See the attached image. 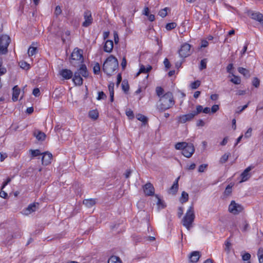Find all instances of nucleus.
I'll use <instances>...</instances> for the list:
<instances>
[{
  "label": "nucleus",
  "instance_id": "f257e3e1",
  "mask_svg": "<svg viewBox=\"0 0 263 263\" xmlns=\"http://www.w3.org/2000/svg\"><path fill=\"white\" fill-rule=\"evenodd\" d=\"M159 104L157 105V109L160 112H163L173 107L175 104V100L173 94L171 91L165 92L159 99Z\"/></svg>",
  "mask_w": 263,
  "mask_h": 263
},
{
  "label": "nucleus",
  "instance_id": "f03ea898",
  "mask_svg": "<svg viewBox=\"0 0 263 263\" xmlns=\"http://www.w3.org/2000/svg\"><path fill=\"white\" fill-rule=\"evenodd\" d=\"M118 67L117 59L112 55H109L103 64V71L107 76L112 75Z\"/></svg>",
  "mask_w": 263,
  "mask_h": 263
},
{
  "label": "nucleus",
  "instance_id": "7ed1b4c3",
  "mask_svg": "<svg viewBox=\"0 0 263 263\" xmlns=\"http://www.w3.org/2000/svg\"><path fill=\"white\" fill-rule=\"evenodd\" d=\"M89 73L85 64H82L80 68L76 71L72 76V82L75 85L81 86L83 83L82 77L87 78Z\"/></svg>",
  "mask_w": 263,
  "mask_h": 263
},
{
  "label": "nucleus",
  "instance_id": "20e7f679",
  "mask_svg": "<svg viewBox=\"0 0 263 263\" xmlns=\"http://www.w3.org/2000/svg\"><path fill=\"white\" fill-rule=\"evenodd\" d=\"M177 150H182V154L186 158H190L195 152V147L193 144L185 142H178L175 145Z\"/></svg>",
  "mask_w": 263,
  "mask_h": 263
},
{
  "label": "nucleus",
  "instance_id": "39448f33",
  "mask_svg": "<svg viewBox=\"0 0 263 263\" xmlns=\"http://www.w3.org/2000/svg\"><path fill=\"white\" fill-rule=\"evenodd\" d=\"M195 217V216L194 208L192 206H191L187 210L182 220V225L189 230L192 227V224L194 221Z\"/></svg>",
  "mask_w": 263,
  "mask_h": 263
},
{
  "label": "nucleus",
  "instance_id": "423d86ee",
  "mask_svg": "<svg viewBox=\"0 0 263 263\" xmlns=\"http://www.w3.org/2000/svg\"><path fill=\"white\" fill-rule=\"evenodd\" d=\"M11 42L9 35L2 34L0 35V54H6L8 53V47Z\"/></svg>",
  "mask_w": 263,
  "mask_h": 263
},
{
  "label": "nucleus",
  "instance_id": "0eeeda50",
  "mask_svg": "<svg viewBox=\"0 0 263 263\" xmlns=\"http://www.w3.org/2000/svg\"><path fill=\"white\" fill-rule=\"evenodd\" d=\"M200 107H198L197 111L194 110L192 112L185 115H180L177 118L178 123H185L187 121H191L195 116L200 114Z\"/></svg>",
  "mask_w": 263,
  "mask_h": 263
},
{
  "label": "nucleus",
  "instance_id": "6e6552de",
  "mask_svg": "<svg viewBox=\"0 0 263 263\" xmlns=\"http://www.w3.org/2000/svg\"><path fill=\"white\" fill-rule=\"evenodd\" d=\"M191 46L187 43H184L181 45L178 50V53L181 58H185L190 55Z\"/></svg>",
  "mask_w": 263,
  "mask_h": 263
},
{
  "label": "nucleus",
  "instance_id": "1a4fd4ad",
  "mask_svg": "<svg viewBox=\"0 0 263 263\" xmlns=\"http://www.w3.org/2000/svg\"><path fill=\"white\" fill-rule=\"evenodd\" d=\"M229 211L234 215H237L243 210V206L232 200L229 206Z\"/></svg>",
  "mask_w": 263,
  "mask_h": 263
},
{
  "label": "nucleus",
  "instance_id": "9d476101",
  "mask_svg": "<svg viewBox=\"0 0 263 263\" xmlns=\"http://www.w3.org/2000/svg\"><path fill=\"white\" fill-rule=\"evenodd\" d=\"M83 17L84 21L82 23V26L84 27H88L93 22V17L90 10H86L84 12Z\"/></svg>",
  "mask_w": 263,
  "mask_h": 263
},
{
  "label": "nucleus",
  "instance_id": "9b49d317",
  "mask_svg": "<svg viewBox=\"0 0 263 263\" xmlns=\"http://www.w3.org/2000/svg\"><path fill=\"white\" fill-rule=\"evenodd\" d=\"M71 59L72 60L82 62L83 60V50L76 48L71 53Z\"/></svg>",
  "mask_w": 263,
  "mask_h": 263
},
{
  "label": "nucleus",
  "instance_id": "f8f14e48",
  "mask_svg": "<svg viewBox=\"0 0 263 263\" xmlns=\"http://www.w3.org/2000/svg\"><path fill=\"white\" fill-rule=\"evenodd\" d=\"M254 166L250 165L243 171L240 174V183L247 181L251 177V174L250 173V172L254 168Z\"/></svg>",
  "mask_w": 263,
  "mask_h": 263
},
{
  "label": "nucleus",
  "instance_id": "ddd939ff",
  "mask_svg": "<svg viewBox=\"0 0 263 263\" xmlns=\"http://www.w3.org/2000/svg\"><path fill=\"white\" fill-rule=\"evenodd\" d=\"M42 164L43 165H48L51 163L52 155L51 153L47 151L42 153Z\"/></svg>",
  "mask_w": 263,
  "mask_h": 263
},
{
  "label": "nucleus",
  "instance_id": "4468645a",
  "mask_svg": "<svg viewBox=\"0 0 263 263\" xmlns=\"http://www.w3.org/2000/svg\"><path fill=\"white\" fill-rule=\"evenodd\" d=\"M143 192L146 196H151L154 195L155 193V189L153 185L149 183H146L143 186Z\"/></svg>",
  "mask_w": 263,
  "mask_h": 263
},
{
  "label": "nucleus",
  "instance_id": "2eb2a0df",
  "mask_svg": "<svg viewBox=\"0 0 263 263\" xmlns=\"http://www.w3.org/2000/svg\"><path fill=\"white\" fill-rule=\"evenodd\" d=\"M39 205V203L38 202H33L32 203L30 204L27 208L23 210V214L26 215H28L32 213V212H35L38 206Z\"/></svg>",
  "mask_w": 263,
  "mask_h": 263
},
{
  "label": "nucleus",
  "instance_id": "dca6fc26",
  "mask_svg": "<svg viewBox=\"0 0 263 263\" xmlns=\"http://www.w3.org/2000/svg\"><path fill=\"white\" fill-rule=\"evenodd\" d=\"M60 74L64 80H69L72 78L73 72L70 69H62L60 71Z\"/></svg>",
  "mask_w": 263,
  "mask_h": 263
},
{
  "label": "nucleus",
  "instance_id": "f3484780",
  "mask_svg": "<svg viewBox=\"0 0 263 263\" xmlns=\"http://www.w3.org/2000/svg\"><path fill=\"white\" fill-rule=\"evenodd\" d=\"M180 177H177L172 186L168 189V192L170 194H175L177 192L179 188L178 181Z\"/></svg>",
  "mask_w": 263,
  "mask_h": 263
},
{
  "label": "nucleus",
  "instance_id": "a211bd4d",
  "mask_svg": "<svg viewBox=\"0 0 263 263\" xmlns=\"http://www.w3.org/2000/svg\"><path fill=\"white\" fill-rule=\"evenodd\" d=\"M114 47V43L112 40H107L104 45L103 49L104 51L107 53H110Z\"/></svg>",
  "mask_w": 263,
  "mask_h": 263
},
{
  "label": "nucleus",
  "instance_id": "6ab92c4d",
  "mask_svg": "<svg viewBox=\"0 0 263 263\" xmlns=\"http://www.w3.org/2000/svg\"><path fill=\"white\" fill-rule=\"evenodd\" d=\"M200 253L199 251H193L192 252L190 256V261L192 263H195L198 261L200 257Z\"/></svg>",
  "mask_w": 263,
  "mask_h": 263
},
{
  "label": "nucleus",
  "instance_id": "aec40b11",
  "mask_svg": "<svg viewBox=\"0 0 263 263\" xmlns=\"http://www.w3.org/2000/svg\"><path fill=\"white\" fill-rule=\"evenodd\" d=\"M20 94V89L17 85L14 86L12 89V99L13 101L15 102L17 101Z\"/></svg>",
  "mask_w": 263,
  "mask_h": 263
},
{
  "label": "nucleus",
  "instance_id": "412c9836",
  "mask_svg": "<svg viewBox=\"0 0 263 263\" xmlns=\"http://www.w3.org/2000/svg\"><path fill=\"white\" fill-rule=\"evenodd\" d=\"M198 107H200V114L201 112H203V113H204V114H209V113H210V110L212 112H214V105H213L211 107V108H210L208 107L203 108L202 105H197L196 106V108L195 111H197V108H198Z\"/></svg>",
  "mask_w": 263,
  "mask_h": 263
},
{
  "label": "nucleus",
  "instance_id": "4be33fe9",
  "mask_svg": "<svg viewBox=\"0 0 263 263\" xmlns=\"http://www.w3.org/2000/svg\"><path fill=\"white\" fill-rule=\"evenodd\" d=\"M99 115L97 109L91 110L88 112V117L93 120H96L99 117Z\"/></svg>",
  "mask_w": 263,
  "mask_h": 263
},
{
  "label": "nucleus",
  "instance_id": "5701e85b",
  "mask_svg": "<svg viewBox=\"0 0 263 263\" xmlns=\"http://www.w3.org/2000/svg\"><path fill=\"white\" fill-rule=\"evenodd\" d=\"M96 199L93 198L85 199L83 200V204L88 208L92 207L96 204Z\"/></svg>",
  "mask_w": 263,
  "mask_h": 263
},
{
  "label": "nucleus",
  "instance_id": "b1692460",
  "mask_svg": "<svg viewBox=\"0 0 263 263\" xmlns=\"http://www.w3.org/2000/svg\"><path fill=\"white\" fill-rule=\"evenodd\" d=\"M152 67L151 65H148V66L146 68H145V67L143 65H141L137 75L141 73H147L149 72L152 70Z\"/></svg>",
  "mask_w": 263,
  "mask_h": 263
},
{
  "label": "nucleus",
  "instance_id": "393cba45",
  "mask_svg": "<svg viewBox=\"0 0 263 263\" xmlns=\"http://www.w3.org/2000/svg\"><path fill=\"white\" fill-rule=\"evenodd\" d=\"M108 263H122L119 257L112 255L108 260Z\"/></svg>",
  "mask_w": 263,
  "mask_h": 263
},
{
  "label": "nucleus",
  "instance_id": "a878e982",
  "mask_svg": "<svg viewBox=\"0 0 263 263\" xmlns=\"http://www.w3.org/2000/svg\"><path fill=\"white\" fill-rule=\"evenodd\" d=\"M238 72L242 74L243 76L249 78L250 77V72L249 71L243 67H239L238 68Z\"/></svg>",
  "mask_w": 263,
  "mask_h": 263
},
{
  "label": "nucleus",
  "instance_id": "bb28decb",
  "mask_svg": "<svg viewBox=\"0 0 263 263\" xmlns=\"http://www.w3.org/2000/svg\"><path fill=\"white\" fill-rule=\"evenodd\" d=\"M136 118L137 120L141 121L144 124H146L148 121L147 117L141 114L136 115Z\"/></svg>",
  "mask_w": 263,
  "mask_h": 263
},
{
  "label": "nucleus",
  "instance_id": "cd10ccee",
  "mask_svg": "<svg viewBox=\"0 0 263 263\" xmlns=\"http://www.w3.org/2000/svg\"><path fill=\"white\" fill-rule=\"evenodd\" d=\"M188 200H189L188 194L184 191L182 192V194H181V196L180 198V201L183 203L187 202L188 201Z\"/></svg>",
  "mask_w": 263,
  "mask_h": 263
},
{
  "label": "nucleus",
  "instance_id": "c85d7f7f",
  "mask_svg": "<svg viewBox=\"0 0 263 263\" xmlns=\"http://www.w3.org/2000/svg\"><path fill=\"white\" fill-rule=\"evenodd\" d=\"M231 155L230 153H225L219 159V163L220 164H223L226 163L228 160L229 157Z\"/></svg>",
  "mask_w": 263,
  "mask_h": 263
},
{
  "label": "nucleus",
  "instance_id": "c756f323",
  "mask_svg": "<svg viewBox=\"0 0 263 263\" xmlns=\"http://www.w3.org/2000/svg\"><path fill=\"white\" fill-rule=\"evenodd\" d=\"M37 48L36 47L30 46L28 50V54L29 57H32L35 55L37 52Z\"/></svg>",
  "mask_w": 263,
  "mask_h": 263
},
{
  "label": "nucleus",
  "instance_id": "7c9ffc66",
  "mask_svg": "<svg viewBox=\"0 0 263 263\" xmlns=\"http://www.w3.org/2000/svg\"><path fill=\"white\" fill-rule=\"evenodd\" d=\"M35 137L38 140L43 141L46 138V135L43 132L38 131Z\"/></svg>",
  "mask_w": 263,
  "mask_h": 263
},
{
  "label": "nucleus",
  "instance_id": "2f4dec72",
  "mask_svg": "<svg viewBox=\"0 0 263 263\" xmlns=\"http://www.w3.org/2000/svg\"><path fill=\"white\" fill-rule=\"evenodd\" d=\"M257 256L259 263H263V248H259L257 252Z\"/></svg>",
  "mask_w": 263,
  "mask_h": 263
},
{
  "label": "nucleus",
  "instance_id": "473e14b6",
  "mask_svg": "<svg viewBox=\"0 0 263 263\" xmlns=\"http://www.w3.org/2000/svg\"><path fill=\"white\" fill-rule=\"evenodd\" d=\"M249 227V223L246 220H244L241 223L240 229L242 232H246L248 230Z\"/></svg>",
  "mask_w": 263,
  "mask_h": 263
},
{
  "label": "nucleus",
  "instance_id": "72a5a7b5",
  "mask_svg": "<svg viewBox=\"0 0 263 263\" xmlns=\"http://www.w3.org/2000/svg\"><path fill=\"white\" fill-rule=\"evenodd\" d=\"M164 91L163 88L160 86L157 87L156 88V95L158 96L159 99L164 94Z\"/></svg>",
  "mask_w": 263,
  "mask_h": 263
},
{
  "label": "nucleus",
  "instance_id": "f704fd0d",
  "mask_svg": "<svg viewBox=\"0 0 263 263\" xmlns=\"http://www.w3.org/2000/svg\"><path fill=\"white\" fill-rule=\"evenodd\" d=\"M168 10H169V9L167 7L161 9L158 12V15L162 18L165 17L167 14Z\"/></svg>",
  "mask_w": 263,
  "mask_h": 263
},
{
  "label": "nucleus",
  "instance_id": "c9c22d12",
  "mask_svg": "<svg viewBox=\"0 0 263 263\" xmlns=\"http://www.w3.org/2000/svg\"><path fill=\"white\" fill-rule=\"evenodd\" d=\"M19 65L23 69L28 70L30 68V65L26 62L22 61L19 63Z\"/></svg>",
  "mask_w": 263,
  "mask_h": 263
},
{
  "label": "nucleus",
  "instance_id": "e433bc0d",
  "mask_svg": "<svg viewBox=\"0 0 263 263\" xmlns=\"http://www.w3.org/2000/svg\"><path fill=\"white\" fill-rule=\"evenodd\" d=\"M201 82L199 80L195 81L192 82L190 84V87L193 89H197L200 86Z\"/></svg>",
  "mask_w": 263,
  "mask_h": 263
},
{
  "label": "nucleus",
  "instance_id": "4c0bfd02",
  "mask_svg": "<svg viewBox=\"0 0 263 263\" xmlns=\"http://www.w3.org/2000/svg\"><path fill=\"white\" fill-rule=\"evenodd\" d=\"M233 78L231 79V81L235 84H239L241 83L240 78L236 76H235L234 74H232Z\"/></svg>",
  "mask_w": 263,
  "mask_h": 263
},
{
  "label": "nucleus",
  "instance_id": "58836bf2",
  "mask_svg": "<svg viewBox=\"0 0 263 263\" xmlns=\"http://www.w3.org/2000/svg\"><path fill=\"white\" fill-rule=\"evenodd\" d=\"M30 154L32 157H37L41 155H42V153H41L40 151L38 149H30Z\"/></svg>",
  "mask_w": 263,
  "mask_h": 263
},
{
  "label": "nucleus",
  "instance_id": "ea45409f",
  "mask_svg": "<svg viewBox=\"0 0 263 263\" xmlns=\"http://www.w3.org/2000/svg\"><path fill=\"white\" fill-rule=\"evenodd\" d=\"M93 72L95 74H99L100 72V66L98 63H96L93 67Z\"/></svg>",
  "mask_w": 263,
  "mask_h": 263
},
{
  "label": "nucleus",
  "instance_id": "a19ab883",
  "mask_svg": "<svg viewBox=\"0 0 263 263\" xmlns=\"http://www.w3.org/2000/svg\"><path fill=\"white\" fill-rule=\"evenodd\" d=\"M177 24L174 22L169 23L166 25L165 28L167 30H171L176 27Z\"/></svg>",
  "mask_w": 263,
  "mask_h": 263
},
{
  "label": "nucleus",
  "instance_id": "79ce46f5",
  "mask_svg": "<svg viewBox=\"0 0 263 263\" xmlns=\"http://www.w3.org/2000/svg\"><path fill=\"white\" fill-rule=\"evenodd\" d=\"M206 63H207V60L206 59H202L200 62V64L199 66V69L200 70H202L203 69H204L206 67Z\"/></svg>",
  "mask_w": 263,
  "mask_h": 263
},
{
  "label": "nucleus",
  "instance_id": "37998d69",
  "mask_svg": "<svg viewBox=\"0 0 263 263\" xmlns=\"http://www.w3.org/2000/svg\"><path fill=\"white\" fill-rule=\"evenodd\" d=\"M232 191V186L228 185L224 190V194L227 196H229L231 194Z\"/></svg>",
  "mask_w": 263,
  "mask_h": 263
},
{
  "label": "nucleus",
  "instance_id": "c03bdc74",
  "mask_svg": "<svg viewBox=\"0 0 263 263\" xmlns=\"http://www.w3.org/2000/svg\"><path fill=\"white\" fill-rule=\"evenodd\" d=\"M252 84L256 88L258 87L260 85L259 80L256 77L254 78L252 81Z\"/></svg>",
  "mask_w": 263,
  "mask_h": 263
},
{
  "label": "nucleus",
  "instance_id": "a18cd8bd",
  "mask_svg": "<svg viewBox=\"0 0 263 263\" xmlns=\"http://www.w3.org/2000/svg\"><path fill=\"white\" fill-rule=\"evenodd\" d=\"M252 129L251 127H249L248 130H247V132L245 133V138H250L251 135H252Z\"/></svg>",
  "mask_w": 263,
  "mask_h": 263
},
{
  "label": "nucleus",
  "instance_id": "49530a36",
  "mask_svg": "<svg viewBox=\"0 0 263 263\" xmlns=\"http://www.w3.org/2000/svg\"><path fill=\"white\" fill-rule=\"evenodd\" d=\"M233 64L232 63L229 64L227 67V71L230 74H233Z\"/></svg>",
  "mask_w": 263,
  "mask_h": 263
},
{
  "label": "nucleus",
  "instance_id": "de8ad7c7",
  "mask_svg": "<svg viewBox=\"0 0 263 263\" xmlns=\"http://www.w3.org/2000/svg\"><path fill=\"white\" fill-rule=\"evenodd\" d=\"M126 115L130 119H133L134 118V112L131 109H129L126 111Z\"/></svg>",
  "mask_w": 263,
  "mask_h": 263
},
{
  "label": "nucleus",
  "instance_id": "09e8293b",
  "mask_svg": "<svg viewBox=\"0 0 263 263\" xmlns=\"http://www.w3.org/2000/svg\"><path fill=\"white\" fill-rule=\"evenodd\" d=\"M208 166L207 164H202L200 165L198 167V172L200 173L204 172Z\"/></svg>",
  "mask_w": 263,
  "mask_h": 263
},
{
  "label": "nucleus",
  "instance_id": "8fccbe9b",
  "mask_svg": "<svg viewBox=\"0 0 263 263\" xmlns=\"http://www.w3.org/2000/svg\"><path fill=\"white\" fill-rule=\"evenodd\" d=\"M62 13V10L59 6H56L54 11V14L58 16Z\"/></svg>",
  "mask_w": 263,
  "mask_h": 263
},
{
  "label": "nucleus",
  "instance_id": "3c124183",
  "mask_svg": "<svg viewBox=\"0 0 263 263\" xmlns=\"http://www.w3.org/2000/svg\"><path fill=\"white\" fill-rule=\"evenodd\" d=\"M251 258V255L249 253H246L242 256V260L244 261H248Z\"/></svg>",
  "mask_w": 263,
  "mask_h": 263
},
{
  "label": "nucleus",
  "instance_id": "603ef678",
  "mask_svg": "<svg viewBox=\"0 0 263 263\" xmlns=\"http://www.w3.org/2000/svg\"><path fill=\"white\" fill-rule=\"evenodd\" d=\"M108 90L110 94H114V84L111 83H110L108 86Z\"/></svg>",
  "mask_w": 263,
  "mask_h": 263
},
{
  "label": "nucleus",
  "instance_id": "864d4df0",
  "mask_svg": "<svg viewBox=\"0 0 263 263\" xmlns=\"http://www.w3.org/2000/svg\"><path fill=\"white\" fill-rule=\"evenodd\" d=\"M11 179L9 177L7 178V179L3 182L2 186L1 187V190H3L5 186L11 182Z\"/></svg>",
  "mask_w": 263,
  "mask_h": 263
},
{
  "label": "nucleus",
  "instance_id": "5fc2aeb1",
  "mask_svg": "<svg viewBox=\"0 0 263 263\" xmlns=\"http://www.w3.org/2000/svg\"><path fill=\"white\" fill-rule=\"evenodd\" d=\"M106 97L105 94L103 91H100L98 93V97H97V99L98 100H101V99H104Z\"/></svg>",
  "mask_w": 263,
  "mask_h": 263
},
{
  "label": "nucleus",
  "instance_id": "6e6d98bb",
  "mask_svg": "<svg viewBox=\"0 0 263 263\" xmlns=\"http://www.w3.org/2000/svg\"><path fill=\"white\" fill-rule=\"evenodd\" d=\"M126 65H127L126 59L125 57H124L122 58V62L121 63V65L123 69H124L125 68V67H126Z\"/></svg>",
  "mask_w": 263,
  "mask_h": 263
},
{
  "label": "nucleus",
  "instance_id": "4d7b16f0",
  "mask_svg": "<svg viewBox=\"0 0 263 263\" xmlns=\"http://www.w3.org/2000/svg\"><path fill=\"white\" fill-rule=\"evenodd\" d=\"M32 94L35 97H39L40 95V89L38 88H35L33 89L32 91Z\"/></svg>",
  "mask_w": 263,
  "mask_h": 263
},
{
  "label": "nucleus",
  "instance_id": "13d9d810",
  "mask_svg": "<svg viewBox=\"0 0 263 263\" xmlns=\"http://www.w3.org/2000/svg\"><path fill=\"white\" fill-rule=\"evenodd\" d=\"M209 45L208 42L206 40H202L201 41L200 48H205Z\"/></svg>",
  "mask_w": 263,
  "mask_h": 263
},
{
  "label": "nucleus",
  "instance_id": "bf43d9fd",
  "mask_svg": "<svg viewBox=\"0 0 263 263\" xmlns=\"http://www.w3.org/2000/svg\"><path fill=\"white\" fill-rule=\"evenodd\" d=\"M157 203L159 207H161L162 209L164 208V207L165 206L163 201L160 198L158 199Z\"/></svg>",
  "mask_w": 263,
  "mask_h": 263
},
{
  "label": "nucleus",
  "instance_id": "052dcab7",
  "mask_svg": "<svg viewBox=\"0 0 263 263\" xmlns=\"http://www.w3.org/2000/svg\"><path fill=\"white\" fill-rule=\"evenodd\" d=\"M163 63H164V65L165 67L167 69H168V68H170V67H171V64H170V63L169 60H168L167 58H165V59L164 60Z\"/></svg>",
  "mask_w": 263,
  "mask_h": 263
},
{
  "label": "nucleus",
  "instance_id": "680f3d73",
  "mask_svg": "<svg viewBox=\"0 0 263 263\" xmlns=\"http://www.w3.org/2000/svg\"><path fill=\"white\" fill-rule=\"evenodd\" d=\"M248 44H249V43H246L244 45V46L243 47V48H242V49L241 50V51L240 52L241 56H242L246 53V52L247 51V49H248Z\"/></svg>",
  "mask_w": 263,
  "mask_h": 263
},
{
  "label": "nucleus",
  "instance_id": "e2e57ef3",
  "mask_svg": "<svg viewBox=\"0 0 263 263\" xmlns=\"http://www.w3.org/2000/svg\"><path fill=\"white\" fill-rule=\"evenodd\" d=\"M228 141V137H226L223 138V139L222 140V141L220 143V145L224 146L227 144Z\"/></svg>",
  "mask_w": 263,
  "mask_h": 263
},
{
  "label": "nucleus",
  "instance_id": "0e129e2a",
  "mask_svg": "<svg viewBox=\"0 0 263 263\" xmlns=\"http://www.w3.org/2000/svg\"><path fill=\"white\" fill-rule=\"evenodd\" d=\"M231 242L228 240H227L225 242V245H226V248L225 250L229 251L230 250V247L231 246Z\"/></svg>",
  "mask_w": 263,
  "mask_h": 263
},
{
  "label": "nucleus",
  "instance_id": "69168bd1",
  "mask_svg": "<svg viewBox=\"0 0 263 263\" xmlns=\"http://www.w3.org/2000/svg\"><path fill=\"white\" fill-rule=\"evenodd\" d=\"M7 157V155L6 153H1L0 160L3 162Z\"/></svg>",
  "mask_w": 263,
  "mask_h": 263
},
{
  "label": "nucleus",
  "instance_id": "338daca9",
  "mask_svg": "<svg viewBox=\"0 0 263 263\" xmlns=\"http://www.w3.org/2000/svg\"><path fill=\"white\" fill-rule=\"evenodd\" d=\"M0 197L6 199L8 197V194L6 192L2 190L0 192Z\"/></svg>",
  "mask_w": 263,
  "mask_h": 263
},
{
  "label": "nucleus",
  "instance_id": "774afa93",
  "mask_svg": "<svg viewBox=\"0 0 263 263\" xmlns=\"http://www.w3.org/2000/svg\"><path fill=\"white\" fill-rule=\"evenodd\" d=\"M196 125L197 126H203L204 125V122L202 120H199L197 121Z\"/></svg>",
  "mask_w": 263,
  "mask_h": 263
}]
</instances>
